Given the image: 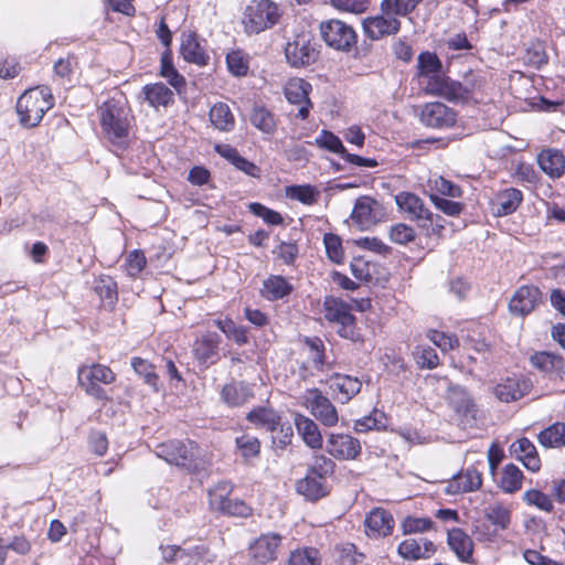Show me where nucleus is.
I'll list each match as a JSON object with an SVG mask.
<instances>
[{
	"label": "nucleus",
	"mask_w": 565,
	"mask_h": 565,
	"mask_svg": "<svg viewBox=\"0 0 565 565\" xmlns=\"http://www.w3.org/2000/svg\"><path fill=\"white\" fill-rule=\"evenodd\" d=\"M441 70V62L435 53L423 52L418 56V71L420 76L428 77V82L439 75Z\"/></svg>",
	"instance_id": "a18cd8bd"
},
{
	"label": "nucleus",
	"mask_w": 565,
	"mask_h": 565,
	"mask_svg": "<svg viewBox=\"0 0 565 565\" xmlns=\"http://www.w3.org/2000/svg\"><path fill=\"white\" fill-rule=\"evenodd\" d=\"M486 77L480 72L470 71L463 76L461 82L463 88H466L469 100L475 99V95L483 89L486 86Z\"/></svg>",
	"instance_id": "4d7b16f0"
},
{
	"label": "nucleus",
	"mask_w": 565,
	"mask_h": 565,
	"mask_svg": "<svg viewBox=\"0 0 565 565\" xmlns=\"http://www.w3.org/2000/svg\"><path fill=\"white\" fill-rule=\"evenodd\" d=\"M523 500L529 505H534L544 512H552L554 508L551 498L540 490H527L523 494Z\"/></svg>",
	"instance_id": "13d9d810"
},
{
	"label": "nucleus",
	"mask_w": 565,
	"mask_h": 565,
	"mask_svg": "<svg viewBox=\"0 0 565 565\" xmlns=\"http://www.w3.org/2000/svg\"><path fill=\"white\" fill-rule=\"evenodd\" d=\"M221 337L216 332L207 331L196 338L193 343V355L199 364L209 367L220 360Z\"/></svg>",
	"instance_id": "dca6fc26"
},
{
	"label": "nucleus",
	"mask_w": 565,
	"mask_h": 565,
	"mask_svg": "<svg viewBox=\"0 0 565 565\" xmlns=\"http://www.w3.org/2000/svg\"><path fill=\"white\" fill-rule=\"evenodd\" d=\"M482 484L481 473L473 468H469L463 473H458L449 481L446 492L448 494L466 493L478 490Z\"/></svg>",
	"instance_id": "c756f323"
},
{
	"label": "nucleus",
	"mask_w": 565,
	"mask_h": 565,
	"mask_svg": "<svg viewBox=\"0 0 565 565\" xmlns=\"http://www.w3.org/2000/svg\"><path fill=\"white\" fill-rule=\"evenodd\" d=\"M131 366L136 373L143 376L145 382L151 386L157 385L158 376L153 372V366L141 358H132Z\"/></svg>",
	"instance_id": "338daca9"
},
{
	"label": "nucleus",
	"mask_w": 565,
	"mask_h": 565,
	"mask_svg": "<svg viewBox=\"0 0 565 565\" xmlns=\"http://www.w3.org/2000/svg\"><path fill=\"white\" fill-rule=\"evenodd\" d=\"M429 93L440 96L454 103L470 102L467 96V89L463 88L461 82L454 81L449 77H436L427 83Z\"/></svg>",
	"instance_id": "6ab92c4d"
},
{
	"label": "nucleus",
	"mask_w": 565,
	"mask_h": 565,
	"mask_svg": "<svg viewBox=\"0 0 565 565\" xmlns=\"http://www.w3.org/2000/svg\"><path fill=\"white\" fill-rule=\"evenodd\" d=\"M297 491L311 501L319 500L328 493L326 479L308 472L302 480L298 481Z\"/></svg>",
	"instance_id": "f704fd0d"
},
{
	"label": "nucleus",
	"mask_w": 565,
	"mask_h": 565,
	"mask_svg": "<svg viewBox=\"0 0 565 565\" xmlns=\"http://www.w3.org/2000/svg\"><path fill=\"white\" fill-rule=\"evenodd\" d=\"M160 63V75L164 77L178 93L184 90L186 86L185 78L174 67L172 62V52L170 49H166L161 54Z\"/></svg>",
	"instance_id": "473e14b6"
},
{
	"label": "nucleus",
	"mask_w": 565,
	"mask_h": 565,
	"mask_svg": "<svg viewBox=\"0 0 565 565\" xmlns=\"http://www.w3.org/2000/svg\"><path fill=\"white\" fill-rule=\"evenodd\" d=\"M523 473L515 465H507L503 469L500 486L507 493L518 491L522 486Z\"/></svg>",
	"instance_id": "de8ad7c7"
},
{
	"label": "nucleus",
	"mask_w": 565,
	"mask_h": 565,
	"mask_svg": "<svg viewBox=\"0 0 565 565\" xmlns=\"http://www.w3.org/2000/svg\"><path fill=\"white\" fill-rule=\"evenodd\" d=\"M206 41L201 39L196 32H182L180 39V54L188 63L196 66H206L210 62V55L205 50Z\"/></svg>",
	"instance_id": "2eb2a0df"
},
{
	"label": "nucleus",
	"mask_w": 565,
	"mask_h": 565,
	"mask_svg": "<svg viewBox=\"0 0 565 565\" xmlns=\"http://www.w3.org/2000/svg\"><path fill=\"white\" fill-rule=\"evenodd\" d=\"M326 451L338 460H354L362 451L358 438L343 433H330L327 435Z\"/></svg>",
	"instance_id": "ddd939ff"
},
{
	"label": "nucleus",
	"mask_w": 565,
	"mask_h": 565,
	"mask_svg": "<svg viewBox=\"0 0 565 565\" xmlns=\"http://www.w3.org/2000/svg\"><path fill=\"white\" fill-rule=\"evenodd\" d=\"M142 93L145 99L154 108L167 107L174 100L172 90L163 83L148 84L143 86Z\"/></svg>",
	"instance_id": "72a5a7b5"
},
{
	"label": "nucleus",
	"mask_w": 565,
	"mask_h": 565,
	"mask_svg": "<svg viewBox=\"0 0 565 565\" xmlns=\"http://www.w3.org/2000/svg\"><path fill=\"white\" fill-rule=\"evenodd\" d=\"M320 33L329 47L340 52H350L358 43L355 30L338 19L321 22Z\"/></svg>",
	"instance_id": "423d86ee"
},
{
	"label": "nucleus",
	"mask_w": 565,
	"mask_h": 565,
	"mask_svg": "<svg viewBox=\"0 0 565 565\" xmlns=\"http://www.w3.org/2000/svg\"><path fill=\"white\" fill-rule=\"evenodd\" d=\"M323 243L329 259L337 264L342 263L344 258V252L340 237L335 234L327 233L324 234Z\"/></svg>",
	"instance_id": "bf43d9fd"
},
{
	"label": "nucleus",
	"mask_w": 565,
	"mask_h": 565,
	"mask_svg": "<svg viewBox=\"0 0 565 565\" xmlns=\"http://www.w3.org/2000/svg\"><path fill=\"white\" fill-rule=\"evenodd\" d=\"M334 467L335 463L331 458L319 455L315 457V462L308 472L320 477V479H326L333 473Z\"/></svg>",
	"instance_id": "69168bd1"
},
{
	"label": "nucleus",
	"mask_w": 565,
	"mask_h": 565,
	"mask_svg": "<svg viewBox=\"0 0 565 565\" xmlns=\"http://www.w3.org/2000/svg\"><path fill=\"white\" fill-rule=\"evenodd\" d=\"M147 259L139 249L130 252L125 259L124 270L129 277H137L146 267Z\"/></svg>",
	"instance_id": "6e6d98bb"
},
{
	"label": "nucleus",
	"mask_w": 565,
	"mask_h": 565,
	"mask_svg": "<svg viewBox=\"0 0 565 565\" xmlns=\"http://www.w3.org/2000/svg\"><path fill=\"white\" fill-rule=\"evenodd\" d=\"M401 22L397 18L388 12L381 11V14L370 17L363 21V30L365 35L371 40H380L384 36L398 32Z\"/></svg>",
	"instance_id": "f3484780"
},
{
	"label": "nucleus",
	"mask_w": 565,
	"mask_h": 565,
	"mask_svg": "<svg viewBox=\"0 0 565 565\" xmlns=\"http://www.w3.org/2000/svg\"><path fill=\"white\" fill-rule=\"evenodd\" d=\"M542 171L553 179L561 178L565 172V157L558 149H544L537 156Z\"/></svg>",
	"instance_id": "c85d7f7f"
},
{
	"label": "nucleus",
	"mask_w": 565,
	"mask_h": 565,
	"mask_svg": "<svg viewBox=\"0 0 565 565\" xmlns=\"http://www.w3.org/2000/svg\"><path fill=\"white\" fill-rule=\"evenodd\" d=\"M214 324L230 339L238 345H244L248 342L247 329L243 326H237L232 319H217Z\"/></svg>",
	"instance_id": "c03bdc74"
},
{
	"label": "nucleus",
	"mask_w": 565,
	"mask_h": 565,
	"mask_svg": "<svg viewBox=\"0 0 565 565\" xmlns=\"http://www.w3.org/2000/svg\"><path fill=\"white\" fill-rule=\"evenodd\" d=\"M305 343L309 350L311 364L316 370H322L324 365V344L320 338H306Z\"/></svg>",
	"instance_id": "5fc2aeb1"
},
{
	"label": "nucleus",
	"mask_w": 565,
	"mask_h": 565,
	"mask_svg": "<svg viewBox=\"0 0 565 565\" xmlns=\"http://www.w3.org/2000/svg\"><path fill=\"white\" fill-rule=\"evenodd\" d=\"M530 387L531 384L525 379L508 377L495 386L494 394L501 402L510 403L522 398Z\"/></svg>",
	"instance_id": "a878e982"
},
{
	"label": "nucleus",
	"mask_w": 565,
	"mask_h": 565,
	"mask_svg": "<svg viewBox=\"0 0 565 565\" xmlns=\"http://www.w3.org/2000/svg\"><path fill=\"white\" fill-rule=\"evenodd\" d=\"M540 444L545 448H561L565 446V424L564 423H554L548 426L544 430H542L539 436Z\"/></svg>",
	"instance_id": "a19ab883"
},
{
	"label": "nucleus",
	"mask_w": 565,
	"mask_h": 565,
	"mask_svg": "<svg viewBox=\"0 0 565 565\" xmlns=\"http://www.w3.org/2000/svg\"><path fill=\"white\" fill-rule=\"evenodd\" d=\"M422 0H383L381 11L393 17L406 15L412 12Z\"/></svg>",
	"instance_id": "3c124183"
},
{
	"label": "nucleus",
	"mask_w": 565,
	"mask_h": 565,
	"mask_svg": "<svg viewBox=\"0 0 565 565\" xmlns=\"http://www.w3.org/2000/svg\"><path fill=\"white\" fill-rule=\"evenodd\" d=\"M286 196L306 205H312L318 201L320 192L311 184L286 186Z\"/></svg>",
	"instance_id": "37998d69"
},
{
	"label": "nucleus",
	"mask_w": 565,
	"mask_h": 565,
	"mask_svg": "<svg viewBox=\"0 0 565 565\" xmlns=\"http://www.w3.org/2000/svg\"><path fill=\"white\" fill-rule=\"evenodd\" d=\"M390 238L396 244L405 245L415 239V231L405 223H398L391 227Z\"/></svg>",
	"instance_id": "e2e57ef3"
},
{
	"label": "nucleus",
	"mask_w": 565,
	"mask_h": 565,
	"mask_svg": "<svg viewBox=\"0 0 565 565\" xmlns=\"http://www.w3.org/2000/svg\"><path fill=\"white\" fill-rule=\"evenodd\" d=\"M292 285L282 276H270L263 285V295L268 300H278L292 291Z\"/></svg>",
	"instance_id": "4c0bfd02"
},
{
	"label": "nucleus",
	"mask_w": 565,
	"mask_h": 565,
	"mask_svg": "<svg viewBox=\"0 0 565 565\" xmlns=\"http://www.w3.org/2000/svg\"><path fill=\"white\" fill-rule=\"evenodd\" d=\"M94 290L106 306L113 308L118 300L117 282L108 275L99 276L94 284Z\"/></svg>",
	"instance_id": "ea45409f"
},
{
	"label": "nucleus",
	"mask_w": 565,
	"mask_h": 565,
	"mask_svg": "<svg viewBox=\"0 0 565 565\" xmlns=\"http://www.w3.org/2000/svg\"><path fill=\"white\" fill-rule=\"evenodd\" d=\"M332 387L343 394L348 402L361 391L362 383L358 377L337 374Z\"/></svg>",
	"instance_id": "49530a36"
},
{
	"label": "nucleus",
	"mask_w": 565,
	"mask_h": 565,
	"mask_svg": "<svg viewBox=\"0 0 565 565\" xmlns=\"http://www.w3.org/2000/svg\"><path fill=\"white\" fill-rule=\"evenodd\" d=\"M246 419L257 426L267 429L270 433L278 430L281 417L271 407L258 406L253 408L246 416Z\"/></svg>",
	"instance_id": "2f4dec72"
},
{
	"label": "nucleus",
	"mask_w": 565,
	"mask_h": 565,
	"mask_svg": "<svg viewBox=\"0 0 565 565\" xmlns=\"http://www.w3.org/2000/svg\"><path fill=\"white\" fill-rule=\"evenodd\" d=\"M282 536L277 533L262 534L249 544L248 556L255 565H266L277 558Z\"/></svg>",
	"instance_id": "4468645a"
},
{
	"label": "nucleus",
	"mask_w": 565,
	"mask_h": 565,
	"mask_svg": "<svg viewBox=\"0 0 565 565\" xmlns=\"http://www.w3.org/2000/svg\"><path fill=\"white\" fill-rule=\"evenodd\" d=\"M540 290L536 287H520L509 302V309L513 315L524 317L532 312L540 300Z\"/></svg>",
	"instance_id": "412c9836"
},
{
	"label": "nucleus",
	"mask_w": 565,
	"mask_h": 565,
	"mask_svg": "<svg viewBox=\"0 0 565 565\" xmlns=\"http://www.w3.org/2000/svg\"><path fill=\"white\" fill-rule=\"evenodd\" d=\"M446 402L457 416L461 427H472L476 425L478 406L471 394L461 385L449 383L446 391Z\"/></svg>",
	"instance_id": "39448f33"
},
{
	"label": "nucleus",
	"mask_w": 565,
	"mask_h": 565,
	"mask_svg": "<svg viewBox=\"0 0 565 565\" xmlns=\"http://www.w3.org/2000/svg\"><path fill=\"white\" fill-rule=\"evenodd\" d=\"M364 527L371 539L386 537L394 529L393 515L383 508H374L366 514Z\"/></svg>",
	"instance_id": "a211bd4d"
},
{
	"label": "nucleus",
	"mask_w": 565,
	"mask_h": 565,
	"mask_svg": "<svg viewBox=\"0 0 565 565\" xmlns=\"http://www.w3.org/2000/svg\"><path fill=\"white\" fill-rule=\"evenodd\" d=\"M281 11L271 0H255L245 9L243 24L248 34H258L278 23Z\"/></svg>",
	"instance_id": "f03ea898"
},
{
	"label": "nucleus",
	"mask_w": 565,
	"mask_h": 565,
	"mask_svg": "<svg viewBox=\"0 0 565 565\" xmlns=\"http://www.w3.org/2000/svg\"><path fill=\"white\" fill-rule=\"evenodd\" d=\"M319 56L313 35L308 31L296 33L285 45L287 63L295 68L313 64Z\"/></svg>",
	"instance_id": "20e7f679"
},
{
	"label": "nucleus",
	"mask_w": 565,
	"mask_h": 565,
	"mask_svg": "<svg viewBox=\"0 0 565 565\" xmlns=\"http://www.w3.org/2000/svg\"><path fill=\"white\" fill-rule=\"evenodd\" d=\"M115 373L103 364L83 366L78 371V381L85 392L97 398L107 399L106 391L99 384H110L115 381Z\"/></svg>",
	"instance_id": "0eeeda50"
},
{
	"label": "nucleus",
	"mask_w": 565,
	"mask_h": 565,
	"mask_svg": "<svg viewBox=\"0 0 565 565\" xmlns=\"http://www.w3.org/2000/svg\"><path fill=\"white\" fill-rule=\"evenodd\" d=\"M385 209L377 200L369 195L359 196L355 200L351 220L361 230H370L385 217Z\"/></svg>",
	"instance_id": "1a4fd4ad"
},
{
	"label": "nucleus",
	"mask_w": 565,
	"mask_h": 565,
	"mask_svg": "<svg viewBox=\"0 0 565 565\" xmlns=\"http://www.w3.org/2000/svg\"><path fill=\"white\" fill-rule=\"evenodd\" d=\"M522 58L524 64L534 68H541L548 61L547 54L540 43L532 44L527 47Z\"/></svg>",
	"instance_id": "052dcab7"
},
{
	"label": "nucleus",
	"mask_w": 565,
	"mask_h": 565,
	"mask_svg": "<svg viewBox=\"0 0 565 565\" xmlns=\"http://www.w3.org/2000/svg\"><path fill=\"white\" fill-rule=\"evenodd\" d=\"M288 565H320L318 550L313 547H303L290 553Z\"/></svg>",
	"instance_id": "603ef678"
},
{
	"label": "nucleus",
	"mask_w": 565,
	"mask_h": 565,
	"mask_svg": "<svg viewBox=\"0 0 565 565\" xmlns=\"http://www.w3.org/2000/svg\"><path fill=\"white\" fill-rule=\"evenodd\" d=\"M447 543L461 562L472 563L473 542L462 529L448 530Z\"/></svg>",
	"instance_id": "bb28decb"
},
{
	"label": "nucleus",
	"mask_w": 565,
	"mask_h": 565,
	"mask_svg": "<svg viewBox=\"0 0 565 565\" xmlns=\"http://www.w3.org/2000/svg\"><path fill=\"white\" fill-rule=\"evenodd\" d=\"M398 209L408 214V218L416 221L418 226L428 231L434 223V213L426 207L424 201L412 192H401L395 195Z\"/></svg>",
	"instance_id": "9b49d317"
},
{
	"label": "nucleus",
	"mask_w": 565,
	"mask_h": 565,
	"mask_svg": "<svg viewBox=\"0 0 565 565\" xmlns=\"http://www.w3.org/2000/svg\"><path fill=\"white\" fill-rule=\"evenodd\" d=\"M196 450L194 441L169 440L156 447V455L171 465L191 468Z\"/></svg>",
	"instance_id": "6e6552de"
},
{
	"label": "nucleus",
	"mask_w": 565,
	"mask_h": 565,
	"mask_svg": "<svg viewBox=\"0 0 565 565\" xmlns=\"http://www.w3.org/2000/svg\"><path fill=\"white\" fill-rule=\"evenodd\" d=\"M294 422L299 436L309 448H322V435L318 425L311 418L297 413L295 415Z\"/></svg>",
	"instance_id": "cd10ccee"
},
{
	"label": "nucleus",
	"mask_w": 565,
	"mask_h": 565,
	"mask_svg": "<svg viewBox=\"0 0 565 565\" xmlns=\"http://www.w3.org/2000/svg\"><path fill=\"white\" fill-rule=\"evenodd\" d=\"M100 126L107 140L116 150H125L129 143V109L121 98H108L99 107Z\"/></svg>",
	"instance_id": "f257e3e1"
},
{
	"label": "nucleus",
	"mask_w": 565,
	"mask_h": 565,
	"mask_svg": "<svg viewBox=\"0 0 565 565\" xmlns=\"http://www.w3.org/2000/svg\"><path fill=\"white\" fill-rule=\"evenodd\" d=\"M316 142L319 147L326 148L339 154L340 157H342L347 150L341 139L328 130H322L321 134L317 137Z\"/></svg>",
	"instance_id": "680f3d73"
},
{
	"label": "nucleus",
	"mask_w": 565,
	"mask_h": 565,
	"mask_svg": "<svg viewBox=\"0 0 565 565\" xmlns=\"http://www.w3.org/2000/svg\"><path fill=\"white\" fill-rule=\"evenodd\" d=\"M323 313L328 321L338 324L343 321H349L352 316L349 305L334 297L326 298L323 302Z\"/></svg>",
	"instance_id": "58836bf2"
},
{
	"label": "nucleus",
	"mask_w": 565,
	"mask_h": 565,
	"mask_svg": "<svg viewBox=\"0 0 565 565\" xmlns=\"http://www.w3.org/2000/svg\"><path fill=\"white\" fill-rule=\"evenodd\" d=\"M209 116L212 125L220 131L228 132L235 127V118L225 103H216L212 106Z\"/></svg>",
	"instance_id": "e433bc0d"
},
{
	"label": "nucleus",
	"mask_w": 565,
	"mask_h": 565,
	"mask_svg": "<svg viewBox=\"0 0 565 565\" xmlns=\"http://www.w3.org/2000/svg\"><path fill=\"white\" fill-rule=\"evenodd\" d=\"M52 96L44 89H30L23 93L17 102V113L20 122L28 128L35 127L44 114L52 107Z\"/></svg>",
	"instance_id": "7ed1b4c3"
},
{
	"label": "nucleus",
	"mask_w": 565,
	"mask_h": 565,
	"mask_svg": "<svg viewBox=\"0 0 565 565\" xmlns=\"http://www.w3.org/2000/svg\"><path fill=\"white\" fill-rule=\"evenodd\" d=\"M523 201V193L515 188L499 191L491 200V211L495 216L514 213Z\"/></svg>",
	"instance_id": "4be33fe9"
},
{
	"label": "nucleus",
	"mask_w": 565,
	"mask_h": 565,
	"mask_svg": "<svg viewBox=\"0 0 565 565\" xmlns=\"http://www.w3.org/2000/svg\"><path fill=\"white\" fill-rule=\"evenodd\" d=\"M311 85L306 81L290 83L285 89V96L290 104L298 105L297 117L307 119L312 104L309 99Z\"/></svg>",
	"instance_id": "5701e85b"
},
{
	"label": "nucleus",
	"mask_w": 565,
	"mask_h": 565,
	"mask_svg": "<svg viewBox=\"0 0 565 565\" xmlns=\"http://www.w3.org/2000/svg\"><path fill=\"white\" fill-rule=\"evenodd\" d=\"M303 398L306 407L322 425L333 427L338 424L339 415L335 406L320 390H308Z\"/></svg>",
	"instance_id": "9d476101"
},
{
	"label": "nucleus",
	"mask_w": 565,
	"mask_h": 565,
	"mask_svg": "<svg viewBox=\"0 0 565 565\" xmlns=\"http://www.w3.org/2000/svg\"><path fill=\"white\" fill-rule=\"evenodd\" d=\"M436 545L427 539H406L397 547L398 555L407 561L430 558L436 553Z\"/></svg>",
	"instance_id": "aec40b11"
},
{
	"label": "nucleus",
	"mask_w": 565,
	"mask_h": 565,
	"mask_svg": "<svg viewBox=\"0 0 565 565\" xmlns=\"http://www.w3.org/2000/svg\"><path fill=\"white\" fill-rule=\"evenodd\" d=\"M483 515L486 520L494 527L493 532L504 531L511 523V511L501 503L489 504Z\"/></svg>",
	"instance_id": "c9c22d12"
},
{
	"label": "nucleus",
	"mask_w": 565,
	"mask_h": 565,
	"mask_svg": "<svg viewBox=\"0 0 565 565\" xmlns=\"http://www.w3.org/2000/svg\"><path fill=\"white\" fill-rule=\"evenodd\" d=\"M419 121L428 128L448 129L456 125L457 113L444 103H427L420 109Z\"/></svg>",
	"instance_id": "f8f14e48"
},
{
	"label": "nucleus",
	"mask_w": 565,
	"mask_h": 565,
	"mask_svg": "<svg viewBox=\"0 0 565 565\" xmlns=\"http://www.w3.org/2000/svg\"><path fill=\"white\" fill-rule=\"evenodd\" d=\"M233 486L228 481H221L209 491L210 505L213 510L221 511L231 499Z\"/></svg>",
	"instance_id": "09e8293b"
},
{
	"label": "nucleus",
	"mask_w": 565,
	"mask_h": 565,
	"mask_svg": "<svg viewBox=\"0 0 565 565\" xmlns=\"http://www.w3.org/2000/svg\"><path fill=\"white\" fill-rule=\"evenodd\" d=\"M228 72L236 77L247 75L249 70L248 58L241 50H235L226 55Z\"/></svg>",
	"instance_id": "8fccbe9b"
},
{
	"label": "nucleus",
	"mask_w": 565,
	"mask_h": 565,
	"mask_svg": "<svg viewBox=\"0 0 565 565\" xmlns=\"http://www.w3.org/2000/svg\"><path fill=\"white\" fill-rule=\"evenodd\" d=\"M252 508L243 500L231 498L220 512L231 516L247 518L252 515Z\"/></svg>",
	"instance_id": "774afa93"
},
{
	"label": "nucleus",
	"mask_w": 565,
	"mask_h": 565,
	"mask_svg": "<svg viewBox=\"0 0 565 565\" xmlns=\"http://www.w3.org/2000/svg\"><path fill=\"white\" fill-rule=\"evenodd\" d=\"M254 397L252 385L242 381H232L223 386L222 401L230 407H239Z\"/></svg>",
	"instance_id": "393cba45"
},
{
	"label": "nucleus",
	"mask_w": 565,
	"mask_h": 565,
	"mask_svg": "<svg viewBox=\"0 0 565 565\" xmlns=\"http://www.w3.org/2000/svg\"><path fill=\"white\" fill-rule=\"evenodd\" d=\"M511 452L520 459L526 469L535 472L540 470L541 461L535 446L527 438H520L510 447Z\"/></svg>",
	"instance_id": "7c9ffc66"
},
{
	"label": "nucleus",
	"mask_w": 565,
	"mask_h": 565,
	"mask_svg": "<svg viewBox=\"0 0 565 565\" xmlns=\"http://www.w3.org/2000/svg\"><path fill=\"white\" fill-rule=\"evenodd\" d=\"M236 446L246 459L256 457L259 454V440L249 435H243L236 438Z\"/></svg>",
	"instance_id": "0e129e2a"
},
{
	"label": "nucleus",
	"mask_w": 565,
	"mask_h": 565,
	"mask_svg": "<svg viewBox=\"0 0 565 565\" xmlns=\"http://www.w3.org/2000/svg\"><path fill=\"white\" fill-rule=\"evenodd\" d=\"M531 364L552 380H562L564 361L559 355L551 352H536L531 356Z\"/></svg>",
	"instance_id": "b1692460"
},
{
	"label": "nucleus",
	"mask_w": 565,
	"mask_h": 565,
	"mask_svg": "<svg viewBox=\"0 0 565 565\" xmlns=\"http://www.w3.org/2000/svg\"><path fill=\"white\" fill-rule=\"evenodd\" d=\"M401 526L403 534L408 535L431 530L434 522L429 518L406 516Z\"/></svg>",
	"instance_id": "864d4df0"
},
{
	"label": "nucleus",
	"mask_w": 565,
	"mask_h": 565,
	"mask_svg": "<svg viewBox=\"0 0 565 565\" xmlns=\"http://www.w3.org/2000/svg\"><path fill=\"white\" fill-rule=\"evenodd\" d=\"M252 125L264 134L273 135L276 131L275 116L264 106H255L250 114Z\"/></svg>",
	"instance_id": "79ce46f5"
}]
</instances>
